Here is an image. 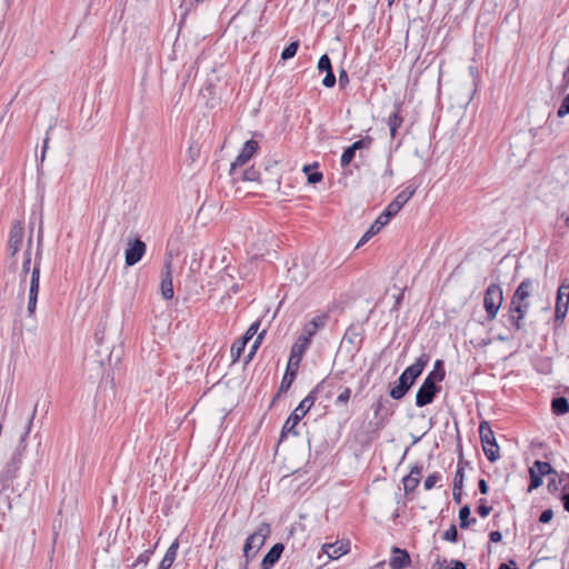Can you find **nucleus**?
<instances>
[{"mask_svg":"<svg viewBox=\"0 0 569 569\" xmlns=\"http://www.w3.org/2000/svg\"><path fill=\"white\" fill-rule=\"evenodd\" d=\"M333 380L335 378L328 376L327 378L321 380L305 399H302L299 406L291 412V415L286 420L282 427V436L286 432H292L293 435H298V432L295 431V427L315 405V401L317 400V393L322 392L327 387H333Z\"/></svg>","mask_w":569,"mask_h":569,"instance_id":"f257e3e1","label":"nucleus"},{"mask_svg":"<svg viewBox=\"0 0 569 569\" xmlns=\"http://www.w3.org/2000/svg\"><path fill=\"white\" fill-rule=\"evenodd\" d=\"M531 303L522 302L511 298L508 305L507 323L510 331H526V317L529 312Z\"/></svg>","mask_w":569,"mask_h":569,"instance_id":"f03ea898","label":"nucleus"},{"mask_svg":"<svg viewBox=\"0 0 569 569\" xmlns=\"http://www.w3.org/2000/svg\"><path fill=\"white\" fill-rule=\"evenodd\" d=\"M271 529L270 526L266 522H262L254 532H252L244 541L243 546V557L246 559L244 566L242 569L248 568V563L250 560L254 558L261 547L264 545L266 539L270 535Z\"/></svg>","mask_w":569,"mask_h":569,"instance_id":"7ed1b4c3","label":"nucleus"},{"mask_svg":"<svg viewBox=\"0 0 569 569\" xmlns=\"http://www.w3.org/2000/svg\"><path fill=\"white\" fill-rule=\"evenodd\" d=\"M479 436L487 459L491 462L497 461L500 458V449L488 421L480 422Z\"/></svg>","mask_w":569,"mask_h":569,"instance_id":"20e7f679","label":"nucleus"},{"mask_svg":"<svg viewBox=\"0 0 569 569\" xmlns=\"http://www.w3.org/2000/svg\"><path fill=\"white\" fill-rule=\"evenodd\" d=\"M503 302L502 288L498 283H491L485 292L483 308L486 310L487 320L492 321L496 319L501 305Z\"/></svg>","mask_w":569,"mask_h":569,"instance_id":"39448f33","label":"nucleus"},{"mask_svg":"<svg viewBox=\"0 0 569 569\" xmlns=\"http://www.w3.org/2000/svg\"><path fill=\"white\" fill-rule=\"evenodd\" d=\"M42 240V230H39L38 236V252L37 258L34 262V267L31 271V279H30V288H29V299H28V313L29 316H32L37 308V300H38V293H39V281H40V246Z\"/></svg>","mask_w":569,"mask_h":569,"instance_id":"423d86ee","label":"nucleus"},{"mask_svg":"<svg viewBox=\"0 0 569 569\" xmlns=\"http://www.w3.org/2000/svg\"><path fill=\"white\" fill-rule=\"evenodd\" d=\"M439 391L440 387L437 383L425 379L416 395V406L421 408L431 403Z\"/></svg>","mask_w":569,"mask_h":569,"instance_id":"0eeeda50","label":"nucleus"},{"mask_svg":"<svg viewBox=\"0 0 569 569\" xmlns=\"http://www.w3.org/2000/svg\"><path fill=\"white\" fill-rule=\"evenodd\" d=\"M569 308V284L559 286L556 299L555 320L562 322L567 316Z\"/></svg>","mask_w":569,"mask_h":569,"instance_id":"6e6552de","label":"nucleus"},{"mask_svg":"<svg viewBox=\"0 0 569 569\" xmlns=\"http://www.w3.org/2000/svg\"><path fill=\"white\" fill-rule=\"evenodd\" d=\"M259 144L256 140H248L243 144L239 156L236 158V160L231 163L230 168V174L236 176L237 174V168L242 167L246 164L252 156L258 151Z\"/></svg>","mask_w":569,"mask_h":569,"instance_id":"1a4fd4ad","label":"nucleus"},{"mask_svg":"<svg viewBox=\"0 0 569 569\" xmlns=\"http://www.w3.org/2000/svg\"><path fill=\"white\" fill-rule=\"evenodd\" d=\"M24 239V229L20 221H17L12 224L9 240H8V251L13 257L16 256L23 244Z\"/></svg>","mask_w":569,"mask_h":569,"instance_id":"9d476101","label":"nucleus"},{"mask_svg":"<svg viewBox=\"0 0 569 569\" xmlns=\"http://www.w3.org/2000/svg\"><path fill=\"white\" fill-rule=\"evenodd\" d=\"M171 264L172 260L171 258H168L164 262V268L161 274L160 291L161 296L166 300H171L174 296Z\"/></svg>","mask_w":569,"mask_h":569,"instance_id":"9b49d317","label":"nucleus"},{"mask_svg":"<svg viewBox=\"0 0 569 569\" xmlns=\"http://www.w3.org/2000/svg\"><path fill=\"white\" fill-rule=\"evenodd\" d=\"M146 250V243L140 239H136L132 243L129 242V247L126 249V264L131 267L138 263L144 256Z\"/></svg>","mask_w":569,"mask_h":569,"instance_id":"f8f14e48","label":"nucleus"},{"mask_svg":"<svg viewBox=\"0 0 569 569\" xmlns=\"http://www.w3.org/2000/svg\"><path fill=\"white\" fill-rule=\"evenodd\" d=\"M537 288L538 282L536 280L526 278L519 283L511 298L522 302H530V297Z\"/></svg>","mask_w":569,"mask_h":569,"instance_id":"ddd939ff","label":"nucleus"},{"mask_svg":"<svg viewBox=\"0 0 569 569\" xmlns=\"http://www.w3.org/2000/svg\"><path fill=\"white\" fill-rule=\"evenodd\" d=\"M411 565V558L406 549L392 547L389 566L391 569H405Z\"/></svg>","mask_w":569,"mask_h":569,"instance_id":"4468645a","label":"nucleus"},{"mask_svg":"<svg viewBox=\"0 0 569 569\" xmlns=\"http://www.w3.org/2000/svg\"><path fill=\"white\" fill-rule=\"evenodd\" d=\"M429 359L430 358L427 353H422L416 359L415 363L406 368L401 375L407 377L410 382L415 383L416 379L422 373L425 367L428 365Z\"/></svg>","mask_w":569,"mask_h":569,"instance_id":"2eb2a0df","label":"nucleus"},{"mask_svg":"<svg viewBox=\"0 0 569 569\" xmlns=\"http://www.w3.org/2000/svg\"><path fill=\"white\" fill-rule=\"evenodd\" d=\"M22 455L20 451L12 455L10 461L3 468L0 477L4 481H12L21 467Z\"/></svg>","mask_w":569,"mask_h":569,"instance_id":"dca6fc26","label":"nucleus"},{"mask_svg":"<svg viewBox=\"0 0 569 569\" xmlns=\"http://www.w3.org/2000/svg\"><path fill=\"white\" fill-rule=\"evenodd\" d=\"M310 343L306 342V339H297V341L292 345L291 351H290V367L295 369L296 366H300V362L302 360V357L307 349L309 348Z\"/></svg>","mask_w":569,"mask_h":569,"instance_id":"f3484780","label":"nucleus"},{"mask_svg":"<svg viewBox=\"0 0 569 569\" xmlns=\"http://www.w3.org/2000/svg\"><path fill=\"white\" fill-rule=\"evenodd\" d=\"M283 550L284 546L282 543L279 542L273 545L263 557L260 565L261 569H271L279 561Z\"/></svg>","mask_w":569,"mask_h":569,"instance_id":"a211bd4d","label":"nucleus"},{"mask_svg":"<svg viewBox=\"0 0 569 569\" xmlns=\"http://www.w3.org/2000/svg\"><path fill=\"white\" fill-rule=\"evenodd\" d=\"M421 476L422 467L415 466L411 468L409 475H407L402 479L403 490L406 493L412 492L418 487V485L420 483Z\"/></svg>","mask_w":569,"mask_h":569,"instance_id":"6ab92c4d","label":"nucleus"},{"mask_svg":"<svg viewBox=\"0 0 569 569\" xmlns=\"http://www.w3.org/2000/svg\"><path fill=\"white\" fill-rule=\"evenodd\" d=\"M413 386L407 377L400 375L398 382L390 389V397L395 400H400L405 397V395L409 391V389Z\"/></svg>","mask_w":569,"mask_h":569,"instance_id":"aec40b11","label":"nucleus"},{"mask_svg":"<svg viewBox=\"0 0 569 569\" xmlns=\"http://www.w3.org/2000/svg\"><path fill=\"white\" fill-rule=\"evenodd\" d=\"M322 551L332 560L339 559L349 551L348 545L343 542L325 543Z\"/></svg>","mask_w":569,"mask_h":569,"instance_id":"412c9836","label":"nucleus"},{"mask_svg":"<svg viewBox=\"0 0 569 569\" xmlns=\"http://www.w3.org/2000/svg\"><path fill=\"white\" fill-rule=\"evenodd\" d=\"M403 118L400 114V107H396V110L388 117L387 126L389 128L391 139L398 137V129L402 126Z\"/></svg>","mask_w":569,"mask_h":569,"instance_id":"4be33fe9","label":"nucleus"},{"mask_svg":"<svg viewBox=\"0 0 569 569\" xmlns=\"http://www.w3.org/2000/svg\"><path fill=\"white\" fill-rule=\"evenodd\" d=\"M323 323L319 317L313 318L307 322L302 329V333L298 337L299 339H306V342L311 343L312 337L317 333L320 326Z\"/></svg>","mask_w":569,"mask_h":569,"instance_id":"5701e85b","label":"nucleus"},{"mask_svg":"<svg viewBox=\"0 0 569 569\" xmlns=\"http://www.w3.org/2000/svg\"><path fill=\"white\" fill-rule=\"evenodd\" d=\"M178 549L179 541L178 539H176L167 549L164 557L162 558L158 569H170L177 558Z\"/></svg>","mask_w":569,"mask_h":569,"instance_id":"b1692460","label":"nucleus"},{"mask_svg":"<svg viewBox=\"0 0 569 569\" xmlns=\"http://www.w3.org/2000/svg\"><path fill=\"white\" fill-rule=\"evenodd\" d=\"M387 223L378 216L370 228L363 233L359 240L357 248L363 246L369 239L376 236Z\"/></svg>","mask_w":569,"mask_h":569,"instance_id":"393cba45","label":"nucleus"},{"mask_svg":"<svg viewBox=\"0 0 569 569\" xmlns=\"http://www.w3.org/2000/svg\"><path fill=\"white\" fill-rule=\"evenodd\" d=\"M298 369H299V366H296L295 369H292L290 367V361L288 360L286 372H284V375L282 377V380H281V383H280V387H279V392L288 391V389L291 387V385H292V382H293V380L296 378Z\"/></svg>","mask_w":569,"mask_h":569,"instance_id":"a878e982","label":"nucleus"},{"mask_svg":"<svg viewBox=\"0 0 569 569\" xmlns=\"http://www.w3.org/2000/svg\"><path fill=\"white\" fill-rule=\"evenodd\" d=\"M32 232H33V222L30 223V236L27 242V249L24 251V260L22 262V274L27 276L30 272L31 266V248H32Z\"/></svg>","mask_w":569,"mask_h":569,"instance_id":"bb28decb","label":"nucleus"},{"mask_svg":"<svg viewBox=\"0 0 569 569\" xmlns=\"http://www.w3.org/2000/svg\"><path fill=\"white\" fill-rule=\"evenodd\" d=\"M417 190V187L416 186H412V184H409L402 191H400L396 198L393 199V201L399 206V207H403L410 199L411 197L415 194Z\"/></svg>","mask_w":569,"mask_h":569,"instance_id":"cd10ccee","label":"nucleus"},{"mask_svg":"<svg viewBox=\"0 0 569 569\" xmlns=\"http://www.w3.org/2000/svg\"><path fill=\"white\" fill-rule=\"evenodd\" d=\"M552 412L562 416L569 412V402L565 397L555 398L551 402Z\"/></svg>","mask_w":569,"mask_h":569,"instance_id":"c85d7f7f","label":"nucleus"},{"mask_svg":"<svg viewBox=\"0 0 569 569\" xmlns=\"http://www.w3.org/2000/svg\"><path fill=\"white\" fill-rule=\"evenodd\" d=\"M446 371L443 369L442 360H437L433 370L426 377L427 380H431L435 383L441 382L445 379Z\"/></svg>","mask_w":569,"mask_h":569,"instance_id":"c756f323","label":"nucleus"},{"mask_svg":"<svg viewBox=\"0 0 569 569\" xmlns=\"http://www.w3.org/2000/svg\"><path fill=\"white\" fill-rule=\"evenodd\" d=\"M37 410H38V403L34 405L29 418H28V422H27V426H26V429L23 431V433L21 435L20 437V446H22V449L26 448V441H27V438L29 437L31 430H32V426H33V421H34V418H36V415H37Z\"/></svg>","mask_w":569,"mask_h":569,"instance_id":"7c9ffc66","label":"nucleus"},{"mask_svg":"<svg viewBox=\"0 0 569 569\" xmlns=\"http://www.w3.org/2000/svg\"><path fill=\"white\" fill-rule=\"evenodd\" d=\"M529 470L535 471L536 475H539L541 477L555 472L549 462H545V461H540V460L535 461L532 467H530Z\"/></svg>","mask_w":569,"mask_h":569,"instance_id":"2f4dec72","label":"nucleus"},{"mask_svg":"<svg viewBox=\"0 0 569 569\" xmlns=\"http://www.w3.org/2000/svg\"><path fill=\"white\" fill-rule=\"evenodd\" d=\"M402 208L399 207L393 200L387 206V208L379 214L380 219L387 224L390 219L396 216Z\"/></svg>","mask_w":569,"mask_h":569,"instance_id":"473e14b6","label":"nucleus"},{"mask_svg":"<svg viewBox=\"0 0 569 569\" xmlns=\"http://www.w3.org/2000/svg\"><path fill=\"white\" fill-rule=\"evenodd\" d=\"M157 545L158 543H156L152 548H148L143 552H141L138 556V558L136 559V561L132 563V568H137L139 566L146 567L149 563L150 558L153 555Z\"/></svg>","mask_w":569,"mask_h":569,"instance_id":"72a5a7b5","label":"nucleus"},{"mask_svg":"<svg viewBox=\"0 0 569 569\" xmlns=\"http://www.w3.org/2000/svg\"><path fill=\"white\" fill-rule=\"evenodd\" d=\"M470 507L467 505L459 510L460 528H468L476 522V518H470Z\"/></svg>","mask_w":569,"mask_h":569,"instance_id":"f704fd0d","label":"nucleus"},{"mask_svg":"<svg viewBox=\"0 0 569 569\" xmlns=\"http://www.w3.org/2000/svg\"><path fill=\"white\" fill-rule=\"evenodd\" d=\"M298 48H299V42L298 41H293V42L289 43L283 49V51L281 53V59L282 60H288V59L295 57L297 51H298Z\"/></svg>","mask_w":569,"mask_h":569,"instance_id":"c9c22d12","label":"nucleus"},{"mask_svg":"<svg viewBox=\"0 0 569 569\" xmlns=\"http://www.w3.org/2000/svg\"><path fill=\"white\" fill-rule=\"evenodd\" d=\"M373 142V139L370 136H366L365 138L355 141L350 147L357 151L361 149H369Z\"/></svg>","mask_w":569,"mask_h":569,"instance_id":"e433bc0d","label":"nucleus"},{"mask_svg":"<svg viewBox=\"0 0 569 569\" xmlns=\"http://www.w3.org/2000/svg\"><path fill=\"white\" fill-rule=\"evenodd\" d=\"M351 397V389L349 387L343 388L340 395L337 397L336 406H347Z\"/></svg>","mask_w":569,"mask_h":569,"instance_id":"4c0bfd02","label":"nucleus"},{"mask_svg":"<svg viewBox=\"0 0 569 569\" xmlns=\"http://www.w3.org/2000/svg\"><path fill=\"white\" fill-rule=\"evenodd\" d=\"M355 154H356V151L351 148V147H348L343 153L341 154V158H340V164L341 167H347L351 163V161L353 160L355 158Z\"/></svg>","mask_w":569,"mask_h":569,"instance_id":"58836bf2","label":"nucleus"},{"mask_svg":"<svg viewBox=\"0 0 569 569\" xmlns=\"http://www.w3.org/2000/svg\"><path fill=\"white\" fill-rule=\"evenodd\" d=\"M247 342L243 339L236 341L231 346V356L237 360L246 348Z\"/></svg>","mask_w":569,"mask_h":569,"instance_id":"ea45409f","label":"nucleus"},{"mask_svg":"<svg viewBox=\"0 0 569 569\" xmlns=\"http://www.w3.org/2000/svg\"><path fill=\"white\" fill-rule=\"evenodd\" d=\"M318 70L320 72H329L332 71L331 60L328 54H322L318 61Z\"/></svg>","mask_w":569,"mask_h":569,"instance_id":"a19ab883","label":"nucleus"},{"mask_svg":"<svg viewBox=\"0 0 569 569\" xmlns=\"http://www.w3.org/2000/svg\"><path fill=\"white\" fill-rule=\"evenodd\" d=\"M529 475H530V483H529L528 491L530 492V491L539 488L543 481H542V477L539 475H536L535 471L529 470Z\"/></svg>","mask_w":569,"mask_h":569,"instance_id":"79ce46f5","label":"nucleus"},{"mask_svg":"<svg viewBox=\"0 0 569 569\" xmlns=\"http://www.w3.org/2000/svg\"><path fill=\"white\" fill-rule=\"evenodd\" d=\"M440 475L437 473V472H433L431 475H429L426 479H425V482H423V487L426 490H431L436 483L440 480Z\"/></svg>","mask_w":569,"mask_h":569,"instance_id":"37998d69","label":"nucleus"},{"mask_svg":"<svg viewBox=\"0 0 569 569\" xmlns=\"http://www.w3.org/2000/svg\"><path fill=\"white\" fill-rule=\"evenodd\" d=\"M569 114V93L562 99L561 104L557 111L559 118H563Z\"/></svg>","mask_w":569,"mask_h":569,"instance_id":"c03bdc74","label":"nucleus"},{"mask_svg":"<svg viewBox=\"0 0 569 569\" xmlns=\"http://www.w3.org/2000/svg\"><path fill=\"white\" fill-rule=\"evenodd\" d=\"M259 178V171L254 168H249L243 171L242 173V180L244 181H257Z\"/></svg>","mask_w":569,"mask_h":569,"instance_id":"a18cd8bd","label":"nucleus"},{"mask_svg":"<svg viewBox=\"0 0 569 569\" xmlns=\"http://www.w3.org/2000/svg\"><path fill=\"white\" fill-rule=\"evenodd\" d=\"M458 537V531L455 525H451L449 529L443 532V539L450 542H456Z\"/></svg>","mask_w":569,"mask_h":569,"instance_id":"49530a36","label":"nucleus"},{"mask_svg":"<svg viewBox=\"0 0 569 569\" xmlns=\"http://www.w3.org/2000/svg\"><path fill=\"white\" fill-rule=\"evenodd\" d=\"M260 327V322L256 321L253 322L247 330V332L243 336V340L248 342L250 339L253 338V336L257 333L258 329Z\"/></svg>","mask_w":569,"mask_h":569,"instance_id":"de8ad7c7","label":"nucleus"},{"mask_svg":"<svg viewBox=\"0 0 569 569\" xmlns=\"http://www.w3.org/2000/svg\"><path fill=\"white\" fill-rule=\"evenodd\" d=\"M322 84L326 88H332L336 84V76L333 71L326 72V76L322 80Z\"/></svg>","mask_w":569,"mask_h":569,"instance_id":"09e8293b","label":"nucleus"},{"mask_svg":"<svg viewBox=\"0 0 569 569\" xmlns=\"http://www.w3.org/2000/svg\"><path fill=\"white\" fill-rule=\"evenodd\" d=\"M485 499H481L480 500V505L479 507L477 508V512L482 517V518H486L487 516H489V513L491 512V507L487 506L485 503Z\"/></svg>","mask_w":569,"mask_h":569,"instance_id":"8fccbe9b","label":"nucleus"},{"mask_svg":"<svg viewBox=\"0 0 569 569\" xmlns=\"http://www.w3.org/2000/svg\"><path fill=\"white\" fill-rule=\"evenodd\" d=\"M463 478H465V475H463V471L462 469H458L456 471V475H455V479H453V487L456 488H462V485H463Z\"/></svg>","mask_w":569,"mask_h":569,"instance_id":"3c124183","label":"nucleus"},{"mask_svg":"<svg viewBox=\"0 0 569 569\" xmlns=\"http://www.w3.org/2000/svg\"><path fill=\"white\" fill-rule=\"evenodd\" d=\"M552 517H553V511L551 509H547L541 512V515L539 517V521L541 523H548L549 521H551Z\"/></svg>","mask_w":569,"mask_h":569,"instance_id":"603ef678","label":"nucleus"},{"mask_svg":"<svg viewBox=\"0 0 569 569\" xmlns=\"http://www.w3.org/2000/svg\"><path fill=\"white\" fill-rule=\"evenodd\" d=\"M461 496H462V488H452V498L456 503L461 502Z\"/></svg>","mask_w":569,"mask_h":569,"instance_id":"864d4df0","label":"nucleus"},{"mask_svg":"<svg viewBox=\"0 0 569 569\" xmlns=\"http://www.w3.org/2000/svg\"><path fill=\"white\" fill-rule=\"evenodd\" d=\"M321 180H322V173L321 172H313V173L309 174V177H308V181L310 183H317V182H319Z\"/></svg>","mask_w":569,"mask_h":569,"instance_id":"5fc2aeb1","label":"nucleus"},{"mask_svg":"<svg viewBox=\"0 0 569 569\" xmlns=\"http://www.w3.org/2000/svg\"><path fill=\"white\" fill-rule=\"evenodd\" d=\"M489 539L491 542H500L502 539V535L500 531H491L489 533Z\"/></svg>","mask_w":569,"mask_h":569,"instance_id":"6e6d98bb","label":"nucleus"},{"mask_svg":"<svg viewBox=\"0 0 569 569\" xmlns=\"http://www.w3.org/2000/svg\"><path fill=\"white\" fill-rule=\"evenodd\" d=\"M478 488H479V491L482 493V495H486L488 493V490H489V487H488V483L485 479H480L479 482H478Z\"/></svg>","mask_w":569,"mask_h":569,"instance_id":"4d7b16f0","label":"nucleus"},{"mask_svg":"<svg viewBox=\"0 0 569 569\" xmlns=\"http://www.w3.org/2000/svg\"><path fill=\"white\" fill-rule=\"evenodd\" d=\"M264 333H266V332H264V331H262V332H260V333L258 335V337H257L256 341L253 342L251 353H253V352L257 350V348L259 347V345L261 343V341H262V339H263Z\"/></svg>","mask_w":569,"mask_h":569,"instance_id":"13d9d810","label":"nucleus"},{"mask_svg":"<svg viewBox=\"0 0 569 569\" xmlns=\"http://www.w3.org/2000/svg\"><path fill=\"white\" fill-rule=\"evenodd\" d=\"M499 569H518L517 565L513 560H510L508 563H501Z\"/></svg>","mask_w":569,"mask_h":569,"instance_id":"bf43d9fd","label":"nucleus"},{"mask_svg":"<svg viewBox=\"0 0 569 569\" xmlns=\"http://www.w3.org/2000/svg\"><path fill=\"white\" fill-rule=\"evenodd\" d=\"M560 481H563V490L569 489V473H563L560 478Z\"/></svg>","mask_w":569,"mask_h":569,"instance_id":"052dcab7","label":"nucleus"},{"mask_svg":"<svg viewBox=\"0 0 569 569\" xmlns=\"http://www.w3.org/2000/svg\"><path fill=\"white\" fill-rule=\"evenodd\" d=\"M339 81H340V83L348 82V74H347L346 70H343V69L339 73Z\"/></svg>","mask_w":569,"mask_h":569,"instance_id":"680f3d73","label":"nucleus"},{"mask_svg":"<svg viewBox=\"0 0 569 569\" xmlns=\"http://www.w3.org/2000/svg\"><path fill=\"white\" fill-rule=\"evenodd\" d=\"M562 501L565 510L569 512V493L562 496Z\"/></svg>","mask_w":569,"mask_h":569,"instance_id":"e2e57ef3","label":"nucleus"},{"mask_svg":"<svg viewBox=\"0 0 569 569\" xmlns=\"http://www.w3.org/2000/svg\"><path fill=\"white\" fill-rule=\"evenodd\" d=\"M511 338H512V335H502V333H500V335L497 336V340H499L501 342H506V341H508Z\"/></svg>","mask_w":569,"mask_h":569,"instance_id":"0e129e2a","label":"nucleus"},{"mask_svg":"<svg viewBox=\"0 0 569 569\" xmlns=\"http://www.w3.org/2000/svg\"><path fill=\"white\" fill-rule=\"evenodd\" d=\"M450 569H467V567L462 561L457 560L453 562V567Z\"/></svg>","mask_w":569,"mask_h":569,"instance_id":"69168bd1","label":"nucleus"},{"mask_svg":"<svg viewBox=\"0 0 569 569\" xmlns=\"http://www.w3.org/2000/svg\"><path fill=\"white\" fill-rule=\"evenodd\" d=\"M562 80H563L566 86H569V67L565 70L563 76H562Z\"/></svg>","mask_w":569,"mask_h":569,"instance_id":"338daca9","label":"nucleus"},{"mask_svg":"<svg viewBox=\"0 0 569 569\" xmlns=\"http://www.w3.org/2000/svg\"><path fill=\"white\" fill-rule=\"evenodd\" d=\"M381 408H382V402H381V401H379V402L377 403L376 409H375V416H376V417H377V416L379 415V412L381 411Z\"/></svg>","mask_w":569,"mask_h":569,"instance_id":"774afa93","label":"nucleus"}]
</instances>
